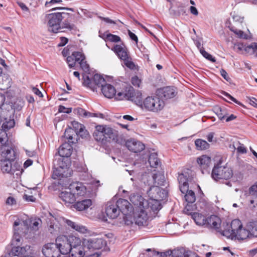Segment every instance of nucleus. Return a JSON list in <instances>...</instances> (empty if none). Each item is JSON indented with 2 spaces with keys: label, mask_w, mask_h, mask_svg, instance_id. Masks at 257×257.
<instances>
[{
  "label": "nucleus",
  "mask_w": 257,
  "mask_h": 257,
  "mask_svg": "<svg viewBox=\"0 0 257 257\" xmlns=\"http://www.w3.org/2000/svg\"><path fill=\"white\" fill-rule=\"evenodd\" d=\"M71 17L72 15L64 12L52 13L45 14L44 21L49 32L57 34L65 32V29L69 31L75 30V26L70 23Z\"/></svg>",
  "instance_id": "1"
},
{
  "label": "nucleus",
  "mask_w": 257,
  "mask_h": 257,
  "mask_svg": "<svg viewBox=\"0 0 257 257\" xmlns=\"http://www.w3.org/2000/svg\"><path fill=\"white\" fill-rule=\"evenodd\" d=\"M1 151L3 159L0 160V167L3 173L13 175L17 179L20 178L23 170L18 163L15 162L16 155L14 150L4 146L1 147Z\"/></svg>",
  "instance_id": "2"
},
{
  "label": "nucleus",
  "mask_w": 257,
  "mask_h": 257,
  "mask_svg": "<svg viewBox=\"0 0 257 257\" xmlns=\"http://www.w3.org/2000/svg\"><path fill=\"white\" fill-rule=\"evenodd\" d=\"M29 221L17 219L13 224L14 235L12 240V244L17 245L21 243L22 236H25L29 230Z\"/></svg>",
  "instance_id": "3"
},
{
  "label": "nucleus",
  "mask_w": 257,
  "mask_h": 257,
  "mask_svg": "<svg viewBox=\"0 0 257 257\" xmlns=\"http://www.w3.org/2000/svg\"><path fill=\"white\" fill-rule=\"evenodd\" d=\"M146 208L134 209L133 212L130 215H127L126 218H124L125 224L127 225H131L135 223L139 226H143L146 224L149 218L146 211Z\"/></svg>",
  "instance_id": "4"
},
{
  "label": "nucleus",
  "mask_w": 257,
  "mask_h": 257,
  "mask_svg": "<svg viewBox=\"0 0 257 257\" xmlns=\"http://www.w3.org/2000/svg\"><path fill=\"white\" fill-rule=\"evenodd\" d=\"M233 176L232 169L227 165L222 166L220 162L215 164L212 170L211 177L215 181L228 180Z\"/></svg>",
  "instance_id": "5"
},
{
  "label": "nucleus",
  "mask_w": 257,
  "mask_h": 257,
  "mask_svg": "<svg viewBox=\"0 0 257 257\" xmlns=\"http://www.w3.org/2000/svg\"><path fill=\"white\" fill-rule=\"evenodd\" d=\"M71 240V248L69 252V257H83L87 255L85 245L84 244V239L74 236Z\"/></svg>",
  "instance_id": "6"
},
{
  "label": "nucleus",
  "mask_w": 257,
  "mask_h": 257,
  "mask_svg": "<svg viewBox=\"0 0 257 257\" xmlns=\"http://www.w3.org/2000/svg\"><path fill=\"white\" fill-rule=\"evenodd\" d=\"M143 103L145 109L153 112L162 110L165 105L164 101L157 95L147 97Z\"/></svg>",
  "instance_id": "7"
},
{
  "label": "nucleus",
  "mask_w": 257,
  "mask_h": 257,
  "mask_svg": "<svg viewBox=\"0 0 257 257\" xmlns=\"http://www.w3.org/2000/svg\"><path fill=\"white\" fill-rule=\"evenodd\" d=\"M74 236L60 235L56 239V244L59 252L63 254L69 253L71 248V239Z\"/></svg>",
  "instance_id": "8"
},
{
  "label": "nucleus",
  "mask_w": 257,
  "mask_h": 257,
  "mask_svg": "<svg viewBox=\"0 0 257 257\" xmlns=\"http://www.w3.org/2000/svg\"><path fill=\"white\" fill-rule=\"evenodd\" d=\"M83 239L84 244L85 245L87 255H90V252L95 250L101 249L106 245V241L101 238Z\"/></svg>",
  "instance_id": "9"
},
{
  "label": "nucleus",
  "mask_w": 257,
  "mask_h": 257,
  "mask_svg": "<svg viewBox=\"0 0 257 257\" xmlns=\"http://www.w3.org/2000/svg\"><path fill=\"white\" fill-rule=\"evenodd\" d=\"M68 189L72 191L77 199L79 200L81 198H86V187L82 182H72L69 185Z\"/></svg>",
  "instance_id": "10"
},
{
  "label": "nucleus",
  "mask_w": 257,
  "mask_h": 257,
  "mask_svg": "<svg viewBox=\"0 0 257 257\" xmlns=\"http://www.w3.org/2000/svg\"><path fill=\"white\" fill-rule=\"evenodd\" d=\"M20 243H19L17 245L13 244L17 246L13 247L9 252L2 255L1 257H23L26 254H28L30 246L26 245L24 247H20L19 246Z\"/></svg>",
  "instance_id": "11"
},
{
  "label": "nucleus",
  "mask_w": 257,
  "mask_h": 257,
  "mask_svg": "<svg viewBox=\"0 0 257 257\" xmlns=\"http://www.w3.org/2000/svg\"><path fill=\"white\" fill-rule=\"evenodd\" d=\"M131 202L135 206V209L147 208L148 202L139 193H133L130 196Z\"/></svg>",
  "instance_id": "12"
},
{
  "label": "nucleus",
  "mask_w": 257,
  "mask_h": 257,
  "mask_svg": "<svg viewBox=\"0 0 257 257\" xmlns=\"http://www.w3.org/2000/svg\"><path fill=\"white\" fill-rule=\"evenodd\" d=\"M105 213L106 215L110 219L116 218L120 213L118 206L115 200L108 202L106 205Z\"/></svg>",
  "instance_id": "13"
},
{
  "label": "nucleus",
  "mask_w": 257,
  "mask_h": 257,
  "mask_svg": "<svg viewBox=\"0 0 257 257\" xmlns=\"http://www.w3.org/2000/svg\"><path fill=\"white\" fill-rule=\"evenodd\" d=\"M115 202L120 212H121L124 215V219L126 218L127 215H130L132 213V205L127 200L121 198L119 199Z\"/></svg>",
  "instance_id": "14"
},
{
  "label": "nucleus",
  "mask_w": 257,
  "mask_h": 257,
  "mask_svg": "<svg viewBox=\"0 0 257 257\" xmlns=\"http://www.w3.org/2000/svg\"><path fill=\"white\" fill-rule=\"evenodd\" d=\"M241 227L242 225L241 221L239 219H234L230 225L231 229L223 230L221 234L228 238H231L232 235H233L232 233H235Z\"/></svg>",
  "instance_id": "15"
},
{
  "label": "nucleus",
  "mask_w": 257,
  "mask_h": 257,
  "mask_svg": "<svg viewBox=\"0 0 257 257\" xmlns=\"http://www.w3.org/2000/svg\"><path fill=\"white\" fill-rule=\"evenodd\" d=\"M206 222L204 226L208 228H214L219 232H222V230L220 229L221 224V220L216 215H212L206 218Z\"/></svg>",
  "instance_id": "16"
},
{
  "label": "nucleus",
  "mask_w": 257,
  "mask_h": 257,
  "mask_svg": "<svg viewBox=\"0 0 257 257\" xmlns=\"http://www.w3.org/2000/svg\"><path fill=\"white\" fill-rule=\"evenodd\" d=\"M125 146L131 152L138 153L145 149V145L135 139H130L125 142Z\"/></svg>",
  "instance_id": "17"
},
{
  "label": "nucleus",
  "mask_w": 257,
  "mask_h": 257,
  "mask_svg": "<svg viewBox=\"0 0 257 257\" xmlns=\"http://www.w3.org/2000/svg\"><path fill=\"white\" fill-rule=\"evenodd\" d=\"M42 252L46 257H58L59 251L56 243H50L44 245Z\"/></svg>",
  "instance_id": "18"
},
{
  "label": "nucleus",
  "mask_w": 257,
  "mask_h": 257,
  "mask_svg": "<svg viewBox=\"0 0 257 257\" xmlns=\"http://www.w3.org/2000/svg\"><path fill=\"white\" fill-rule=\"evenodd\" d=\"M197 162L200 167L202 174L209 173L208 168L211 164L210 157L206 155H202L197 158Z\"/></svg>",
  "instance_id": "19"
},
{
  "label": "nucleus",
  "mask_w": 257,
  "mask_h": 257,
  "mask_svg": "<svg viewBox=\"0 0 257 257\" xmlns=\"http://www.w3.org/2000/svg\"><path fill=\"white\" fill-rule=\"evenodd\" d=\"M118 56V57L123 60L127 58L130 56L127 48L125 46L122 44L121 45H115L114 47L111 49Z\"/></svg>",
  "instance_id": "20"
},
{
  "label": "nucleus",
  "mask_w": 257,
  "mask_h": 257,
  "mask_svg": "<svg viewBox=\"0 0 257 257\" xmlns=\"http://www.w3.org/2000/svg\"><path fill=\"white\" fill-rule=\"evenodd\" d=\"M76 202L73 204V208L78 211H83L88 208L92 205L91 199L81 198L80 199H77Z\"/></svg>",
  "instance_id": "21"
},
{
  "label": "nucleus",
  "mask_w": 257,
  "mask_h": 257,
  "mask_svg": "<svg viewBox=\"0 0 257 257\" xmlns=\"http://www.w3.org/2000/svg\"><path fill=\"white\" fill-rule=\"evenodd\" d=\"M59 197L67 205L73 204L77 200L73 193L70 190L69 191H64L61 192L59 195Z\"/></svg>",
  "instance_id": "22"
},
{
  "label": "nucleus",
  "mask_w": 257,
  "mask_h": 257,
  "mask_svg": "<svg viewBox=\"0 0 257 257\" xmlns=\"http://www.w3.org/2000/svg\"><path fill=\"white\" fill-rule=\"evenodd\" d=\"M72 153V147L67 143H63L60 147L58 151L59 155L62 158H68L71 156Z\"/></svg>",
  "instance_id": "23"
},
{
  "label": "nucleus",
  "mask_w": 257,
  "mask_h": 257,
  "mask_svg": "<svg viewBox=\"0 0 257 257\" xmlns=\"http://www.w3.org/2000/svg\"><path fill=\"white\" fill-rule=\"evenodd\" d=\"M232 234L234 235H232L231 239L236 238L238 240H243L251 237L247 228L246 229L242 227L238 229L235 233H233Z\"/></svg>",
  "instance_id": "24"
},
{
  "label": "nucleus",
  "mask_w": 257,
  "mask_h": 257,
  "mask_svg": "<svg viewBox=\"0 0 257 257\" xmlns=\"http://www.w3.org/2000/svg\"><path fill=\"white\" fill-rule=\"evenodd\" d=\"M178 180L179 183L180 190L181 192L185 194L187 191L188 188V182L189 178L185 174H179L178 177Z\"/></svg>",
  "instance_id": "25"
},
{
  "label": "nucleus",
  "mask_w": 257,
  "mask_h": 257,
  "mask_svg": "<svg viewBox=\"0 0 257 257\" xmlns=\"http://www.w3.org/2000/svg\"><path fill=\"white\" fill-rule=\"evenodd\" d=\"M101 92L105 97L108 98H112L116 94V90L114 86L109 84L102 85Z\"/></svg>",
  "instance_id": "26"
},
{
  "label": "nucleus",
  "mask_w": 257,
  "mask_h": 257,
  "mask_svg": "<svg viewBox=\"0 0 257 257\" xmlns=\"http://www.w3.org/2000/svg\"><path fill=\"white\" fill-rule=\"evenodd\" d=\"M94 139L97 142L104 143V135L103 133V125H98L95 126V130L93 134Z\"/></svg>",
  "instance_id": "27"
},
{
  "label": "nucleus",
  "mask_w": 257,
  "mask_h": 257,
  "mask_svg": "<svg viewBox=\"0 0 257 257\" xmlns=\"http://www.w3.org/2000/svg\"><path fill=\"white\" fill-rule=\"evenodd\" d=\"M66 223L71 228L82 233H85L87 232V229L85 226L79 224L71 220L66 219Z\"/></svg>",
  "instance_id": "28"
},
{
  "label": "nucleus",
  "mask_w": 257,
  "mask_h": 257,
  "mask_svg": "<svg viewBox=\"0 0 257 257\" xmlns=\"http://www.w3.org/2000/svg\"><path fill=\"white\" fill-rule=\"evenodd\" d=\"M161 93L162 96L167 99L175 97L176 92L174 87L168 86L163 88L161 90Z\"/></svg>",
  "instance_id": "29"
},
{
  "label": "nucleus",
  "mask_w": 257,
  "mask_h": 257,
  "mask_svg": "<svg viewBox=\"0 0 257 257\" xmlns=\"http://www.w3.org/2000/svg\"><path fill=\"white\" fill-rule=\"evenodd\" d=\"M192 218L198 225L204 226L206 222V217L201 213L194 212L192 214Z\"/></svg>",
  "instance_id": "30"
},
{
  "label": "nucleus",
  "mask_w": 257,
  "mask_h": 257,
  "mask_svg": "<svg viewBox=\"0 0 257 257\" xmlns=\"http://www.w3.org/2000/svg\"><path fill=\"white\" fill-rule=\"evenodd\" d=\"M148 162L152 168H157L161 164L160 160L158 158V154L156 153H153L150 155Z\"/></svg>",
  "instance_id": "31"
},
{
  "label": "nucleus",
  "mask_w": 257,
  "mask_h": 257,
  "mask_svg": "<svg viewBox=\"0 0 257 257\" xmlns=\"http://www.w3.org/2000/svg\"><path fill=\"white\" fill-rule=\"evenodd\" d=\"M246 228L248 229L251 237H257V221L249 222L246 225Z\"/></svg>",
  "instance_id": "32"
},
{
  "label": "nucleus",
  "mask_w": 257,
  "mask_h": 257,
  "mask_svg": "<svg viewBox=\"0 0 257 257\" xmlns=\"http://www.w3.org/2000/svg\"><path fill=\"white\" fill-rule=\"evenodd\" d=\"M101 38H102V39L106 42L109 41L111 42L117 43L121 41V39L118 36L108 33L107 32L104 33L101 36Z\"/></svg>",
  "instance_id": "33"
},
{
  "label": "nucleus",
  "mask_w": 257,
  "mask_h": 257,
  "mask_svg": "<svg viewBox=\"0 0 257 257\" xmlns=\"http://www.w3.org/2000/svg\"><path fill=\"white\" fill-rule=\"evenodd\" d=\"M92 82L94 86V89L96 88L95 86H97L98 87L101 86L102 87V85H104L105 83L104 78L98 74H96L93 76Z\"/></svg>",
  "instance_id": "34"
},
{
  "label": "nucleus",
  "mask_w": 257,
  "mask_h": 257,
  "mask_svg": "<svg viewBox=\"0 0 257 257\" xmlns=\"http://www.w3.org/2000/svg\"><path fill=\"white\" fill-rule=\"evenodd\" d=\"M132 101L135 102L136 104L142 106L143 105V101H142V94L139 91H135L134 90V93L133 94L132 97H131L130 99Z\"/></svg>",
  "instance_id": "35"
},
{
  "label": "nucleus",
  "mask_w": 257,
  "mask_h": 257,
  "mask_svg": "<svg viewBox=\"0 0 257 257\" xmlns=\"http://www.w3.org/2000/svg\"><path fill=\"white\" fill-rule=\"evenodd\" d=\"M132 101L135 102L136 104L142 106L143 105V101H142V94L139 91H135L134 90V93L133 94L132 97H131L130 99Z\"/></svg>",
  "instance_id": "36"
},
{
  "label": "nucleus",
  "mask_w": 257,
  "mask_h": 257,
  "mask_svg": "<svg viewBox=\"0 0 257 257\" xmlns=\"http://www.w3.org/2000/svg\"><path fill=\"white\" fill-rule=\"evenodd\" d=\"M214 111L220 120L225 118L227 115V110L224 107H215Z\"/></svg>",
  "instance_id": "37"
},
{
  "label": "nucleus",
  "mask_w": 257,
  "mask_h": 257,
  "mask_svg": "<svg viewBox=\"0 0 257 257\" xmlns=\"http://www.w3.org/2000/svg\"><path fill=\"white\" fill-rule=\"evenodd\" d=\"M195 144L198 150H204L209 148V144L205 141L202 139H197L195 141Z\"/></svg>",
  "instance_id": "38"
},
{
  "label": "nucleus",
  "mask_w": 257,
  "mask_h": 257,
  "mask_svg": "<svg viewBox=\"0 0 257 257\" xmlns=\"http://www.w3.org/2000/svg\"><path fill=\"white\" fill-rule=\"evenodd\" d=\"M186 249L184 247H177L174 250H171L172 257H185Z\"/></svg>",
  "instance_id": "39"
},
{
  "label": "nucleus",
  "mask_w": 257,
  "mask_h": 257,
  "mask_svg": "<svg viewBox=\"0 0 257 257\" xmlns=\"http://www.w3.org/2000/svg\"><path fill=\"white\" fill-rule=\"evenodd\" d=\"M154 184L155 185L162 186L164 185L165 181L164 176L160 174H154L152 176Z\"/></svg>",
  "instance_id": "40"
},
{
  "label": "nucleus",
  "mask_w": 257,
  "mask_h": 257,
  "mask_svg": "<svg viewBox=\"0 0 257 257\" xmlns=\"http://www.w3.org/2000/svg\"><path fill=\"white\" fill-rule=\"evenodd\" d=\"M229 28V30L237 36L238 38L245 39H247V35L245 34L242 31L237 29L233 26H231Z\"/></svg>",
  "instance_id": "41"
},
{
  "label": "nucleus",
  "mask_w": 257,
  "mask_h": 257,
  "mask_svg": "<svg viewBox=\"0 0 257 257\" xmlns=\"http://www.w3.org/2000/svg\"><path fill=\"white\" fill-rule=\"evenodd\" d=\"M148 206H150L153 211H158L162 208L160 202L156 199L152 200L148 202Z\"/></svg>",
  "instance_id": "42"
},
{
  "label": "nucleus",
  "mask_w": 257,
  "mask_h": 257,
  "mask_svg": "<svg viewBox=\"0 0 257 257\" xmlns=\"http://www.w3.org/2000/svg\"><path fill=\"white\" fill-rule=\"evenodd\" d=\"M185 193H186L185 198L187 203L192 204L195 201L196 196L195 193L193 191L188 189L187 191Z\"/></svg>",
  "instance_id": "43"
},
{
  "label": "nucleus",
  "mask_w": 257,
  "mask_h": 257,
  "mask_svg": "<svg viewBox=\"0 0 257 257\" xmlns=\"http://www.w3.org/2000/svg\"><path fill=\"white\" fill-rule=\"evenodd\" d=\"M103 133L105 142L107 141V139H114V135L111 128L103 126Z\"/></svg>",
  "instance_id": "44"
},
{
  "label": "nucleus",
  "mask_w": 257,
  "mask_h": 257,
  "mask_svg": "<svg viewBox=\"0 0 257 257\" xmlns=\"http://www.w3.org/2000/svg\"><path fill=\"white\" fill-rule=\"evenodd\" d=\"M56 219L54 218L53 216L51 217V218L49 219V221L48 222L49 226V231L51 233H54L57 228H58L57 226V224H56Z\"/></svg>",
  "instance_id": "45"
},
{
  "label": "nucleus",
  "mask_w": 257,
  "mask_h": 257,
  "mask_svg": "<svg viewBox=\"0 0 257 257\" xmlns=\"http://www.w3.org/2000/svg\"><path fill=\"white\" fill-rule=\"evenodd\" d=\"M134 88L128 86L125 87L124 89V97L125 99L130 100V98L132 97L133 94L134 93Z\"/></svg>",
  "instance_id": "46"
},
{
  "label": "nucleus",
  "mask_w": 257,
  "mask_h": 257,
  "mask_svg": "<svg viewBox=\"0 0 257 257\" xmlns=\"http://www.w3.org/2000/svg\"><path fill=\"white\" fill-rule=\"evenodd\" d=\"M84 80L83 84L91 89L93 91L94 90V86L93 84L92 79H90L88 76H84Z\"/></svg>",
  "instance_id": "47"
},
{
  "label": "nucleus",
  "mask_w": 257,
  "mask_h": 257,
  "mask_svg": "<svg viewBox=\"0 0 257 257\" xmlns=\"http://www.w3.org/2000/svg\"><path fill=\"white\" fill-rule=\"evenodd\" d=\"M77 113L79 115L85 117H89L96 116L95 113H91L89 112L86 111L84 109L81 108H78L77 109Z\"/></svg>",
  "instance_id": "48"
},
{
  "label": "nucleus",
  "mask_w": 257,
  "mask_h": 257,
  "mask_svg": "<svg viewBox=\"0 0 257 257\" xmlns=\"http://www.w3.org/2000/svg\"><path fill=\"white\" fill-rule=\"evenodd\" d=\"M8 139L6 132L3 130H0V143L2 144V147L6 146L5 144L8 141Z\"/></svg>",
  "instance_id": "49"
},
{
  "label": "nucleus",
  "mask_w": 257,
  "mask_h": 257,
  "mask_svg": "<svg viewBox=\"0 0 257 257\" xmlns=\"http://www.w3.org/2000/svg\"><path fill=\"white\" fill-rule=\"evenodd\" d=\"M124 64L128 68L130 69H134L135 68V65L134 63L132 61V58L130 57H128L127 58H125V59H124L122 60Z\"/></svg>",
  "instance_id": "50"
},
{
  "label": "nucleus",
  "mask_w": 257,
  "mask_h": 257,
  "mask_svg": "<svg viewBox=\"0 0 257 257\" xmlns=\"http://www.w3.org/2000/svg\"><path fill=\"white\" fill-rule=\"evenodd\" d=\"M72 55L74 57L76 62H78L79 63V62L85 59V56L80 52H74Z\"/></svg>",
  "instance_id": "51"
},
{
  "label": "nucleus",
  "mask_w": 257,
  "mask_h": 257,
  "mask_svg": "<svg viewBox=\"0 0 257 257\" xmlns=\"http://www.w3.org/2000/svg\"><path fill=\"white\" fill-rule=\"evenodd\" d=\"M195 209V207L192 205L191 203H187L185 208L184 209V212L188 215H190L192 216V214L194 212L192 211Z\"/></svg>",
  "instance_id": "52"
},
{
  "label": "nucleus",
  "mask_w": 257,
  "mask_h": 257,
  "mask_svg": "<svg viewBox=\"0 0 257 257\" xmlns=\"http://www.w3.org/2000/svg\"><path fill=\"white\" fill-rule=\"evenodd\" d=\"M200 52L202 56L207 60L212 62H215L216 61L215 58L213 57L211 55L206 52L204 49H201Z\"/></svg>",
  "instance_id": "53"
},
{
  "label": "nucleus",
  "mask_w": 257,
  "mask_h": 257,
  "mask_svg": "<svg viewBox=\"0 0 257 257\" xmlns=\"http://www.w3.org/2000/svg\"><path fill=\"white\" fill-rule=\"evenodd\" d=\"M245 45L242 43H237L234 45L233 50L237 53H243Z\"/></svg>",
  "instance_id": "54"
},
{
  "label": "nucleus",
  "mask_w": 257,
  "mask_h": 257,
  "mask_svg": "<svg viewBox=\"0 0 257 257\" xmlns=\"http://www.w3.org/2000/svg\"><path fill=\"white\" fill-rule=\"evenodd\" d=\"M73 126L81 136L83 135L81 134L84 132L85 127L83 125L74 121L73 122Z\"/></svg>",
  "instance_id": "55"
},
{
  "label": "nucleus",
  "mask_w": 257,
  "mask_h": 257,
  "mask_svg": "<svg viewBox=\"0 0 257 257\" xmlns=\"http://www.w3.org/2000/svg\"><path fill=\"white\" fill-rule=\"evenodd\" d=\"M254 43H252L250 45L244 46V52L245 53L252 54H254Z\"/></svg>",
  "instance_id": "56"
},
{
  "label": "nucleus",
  "mask_w": 257,
  "mask_h": 257,
  "mask_svg": "<svg viewBox=\"0 0 257 257\" xmlns=\"http://www.w3.org/2000/svg\"><path fill=\"white\" fill-rule=\"evenodd\" d=\"M24 105V101L21 100H18L14 102L13 107L15 110H20Z\"/></svg>",
  "instance_id": "57"
},
{
  "label": "nucleus",
  "mask_w": 257,
  "mask_h": 257,
  "mask_svg": "<svg viewBox=\"0 0 257 257\" xmlns=\"http://www.w3.org/2000/svg\"><path fill=\"white\" fill-rule=\"evenodd\" d=\"M236 147L234 146V148L237 150V151L238 153L242 154H244L246 153V150L243 144H241L240 143L238 142L236 144Z\"/></svg>",
  "instance_id": "58"
},
{
  "label": "nucleus",
  "mask_w": 257,
  "mask_h": 257,
  "mask_svg": "<svg viewBox=\"0 0 257 257\" xmlns=\"http://www.w3.org/2000/svg\"><path fill=\"white\" fill-rule=\"evenodd\" d=\"M131 82L134 86L139 87L141 83V80L137 76H135L132 77Z\"/></svg>",
  "instance_id": "59"
},
{
  "label": "nucleus",
  "mask_w": 257,
  "mask_h": 257,
  "mask_svg": "<svg viewBox=\"0 0 257 257\" xmlns=\"http://www.w3.org/2000/svg\"><path fill=\"white\" fill-rule=\"evenodd\" d=\"M66 60L70 68H72L75 65L76 61H75L74 57L72 54L71 56L67 57Z\"/></svg>",
  "instance_id": "60"
},
{
  "label": "nucleus",
  "mask_w": 257,
  "mask_h": 257,
  "mask_svg": "<svg viewBox=\"0 0 257 257\" xmlns=\"http://www.w3.org/2000/svg\"><path fill=\"white\" fill-rule=\"evenodd\" d=\"M80 66L81 68L85 72H87L89 71V65L87 63L86 61H85V59L84 60H82L81 62H79Z\"/></svg>",
  "instance_id": "61"
},
{
  "label": "nucleus",
  "mask_w": 257,
  "mask_h": 257,
  "mask_svg": "<svg viewBox=\"0 0 257 257\" xmlns=\"http://www.w3.org/2000/svg\"><path fill=\"white\" fill-rule=\"evenodd\" d=\"M224 95L226 97L227 99H225V100L228 101V102H229L230 100H231L233 102H234L235 103H236V104H238L240 105H241V103L240 102H239L238 101H237L235 98H234L233 97H232V96H231L230 94H229L228 93H226V92H224L223 93Z\"/></svg>",
  "instance_id": "62"
},
{
  "label": "nucleus",
  "mask_w": 257,
  "mask_h": 257,
  "mask_svg": "<svg viewBox=\"0 0 257 257\" xmlns=\"http://www.w3.org/2000/svg\"><path fill=\"white\" fill-rule=\"evenodd\" d=\"M6 204L10 206H14L17 204V201L13 197H8L6 200Z\"/></svg>",
  "instance_id": "63"
},
{
  "label": "nucleus",
  "mask_w": 257,
  "mask_h": 257,
  "mask_svg": "<svg viewBox=\"0 0 257 257\" xmlns=\"http://www.w3.org/2000/svg\"><path fill=\"white\" fill-rule=\"evenodd\" d=\"M71 133H73V130L71 128L66 129L64 133V137L69 141L73 139V137L71 134Z\"/></svg>",
  "instance_id": "64"
}]
</instances>
